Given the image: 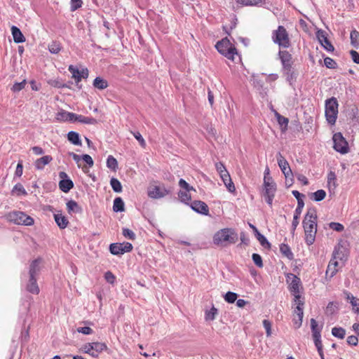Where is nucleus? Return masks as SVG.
Listing matches in <instances>:
<instances>
[{"instance_id": "27", "label": "nucleus", "mask_w": 359, "mask_h": 359, "mask_svg": "<svg viewBox=\"0 0 359 359\" xmlns=\"http://www.w3.org/2000/svg\"><path fill=\"white\" fill-rule=\"evenodd\" d=\"M275 116H276V117L277 118L278 124L281 127L282 131L285 132L287 129V125H288V123H289L288 118L284 117L282 115H280L277 111H275Z\"/></svg>"}, {"instance_id": "16", "label": "nucleus", "mask_w": 359, "mask_h": 359, "mask_svg": "<svg viewBox=\"0 0 359 359\" xmlns=\"http://www.w3.org/2000/svg\"><path fill=\"white\" fill-rule=\"evenodd\" d=\"M26 290L32 294H38L39 293V287L36 282V278L29 276V280L26 285Z\"/></svg>"}, {"instance_id": "46", "label": "nucleus", "mask_w": 359, "mask_h": 359, "mask_svg": "<svg viewBox=\"0 0 359 359\" xmlns=\"http://www.w3.org/2000/svg\"><path fill=\"white\" fill-rule=\"evenodd\" d=\"M178 197L182 202L188 203L189 201H191V195L189 194V191H180L178 193Z\"/></svg>"}, {"instance_id": "43", "label": "nucleus", "mask_w": 359, "mask_h": 359, "mask_svg": "<svg viewBox=\"0 0 359 359\" xmlns=\"http://www.w3.org/2000/svg\"><path fill=\"white\" fill-rule=\"evenodd\" d=\"M79 122L85 124L95 125L97 123V121L95 118L92 117L84 116L83 115H79Z\"/></svg>"}, {"instance_id": "50", "label": "nucleus", "mask_w": 359, "mask_h": 359, "mask_svg": "<svg viewBox=\"0 0 359 359\" xmlns=\"http://www.w3.org/2000/svg\"><path fill=\"white\" fill-rule=\"evenodd\" d=\"M26 83V80H23L21 82L15 83L13 87L11 88V90L15 93L19 92L25 88Z\"/></svg>"}, {"instance_id": "12", "label": "nucleus", "mask_w": 359, "mask_h": 359, "mask_svg": "<svg viewBox=\"0 0 359 359\" xmlns=\"http://www.w3.org/2000/svg\"><path fill=\"white\" fill-rule=\"evenodd\" d=\"M168 194L169 191L161 186L151 187L148 190V196L152 198H163Z\"/></svg>"}, {"instance_id": "44", "label": "nucleus", "mask_w": 359, "mask_h": 359, "mask_svg": "<svg viewBox=\"0 0 359 359\" xmlns=\"http://www.w3.org/2000/svg\"><path fill=\"white\" fill-rule=\"evenodd\" d=\"M338 309V303L337 302H329L326 307L325 313L327 315H332L337 311Z\"/></svg>"}, {"instance_id": "61", "label": "nucleus", "mask_w": 359, "mask_h": 359, "mask_svg": "<svg viewBox=\"0 0 359 359\" xmlns=\"http://www.w3.org/2000/svg\"><path fill=\"white\" fill-rule=\"evenodd\" d=\"M295 312L297 313V315L299 318L298 326H301L302 323V319H303V315H304L303 307L297 306Z\"/></svg>"}, {"instance_id": "15", "label": "nucleus", "mask_w": 359, "mask_h": 359, "mask_svg": "<svg viewBox=\"0 0 359 359\" xmlns=\"http://www.w3.org/2000/svg\"><path fill=\"white\" fill-rule=\"evenodd\" d=\"M191 208L196 212L203 214L208 215L209 208L207 204L201 201H194L191 203Z\"/></svg>"}, {"instance_id": "3", "label": "nucleus", "mask_w": 359, "mask_h": 359, "mask_svg": "<svg viewBox=\"0 0 359 359\" xmlns=\"http://www.w3.org/2000/svg\"><path fill=\"white\" fill-rule=\"evenodd\" d=\"M272 40L281 48H287L291 45L288 32L282 25H279L277 29L273 31Z\"/></svg>"}, {"instance_id": "13", "label": "nucleus", "mask_w": 359, "mask_h": 359, "mask_svg": "<svg viewBox=\"0 0 359 359\" xmlns=\"http://www.w3.org/2000/svg\"><path fill=\"white\" fill-rule=\"evenodd\" d=\"M316 36L320 44L328 51H333L334 48L327 37V34L323 30H318Z\"/></svg>"}, {"instance_id": "40", "label": "nucleus", "mask_w": 359, "mask_h": 359, "mask_svg": "<svg viewBox=\"0 0 359 359\" xmlns=\"http://www.w3.org/2000/svg\"><path fill=\"white\" fill-rule=\"evenodd\" d=\"M110 184L114 191L119 193L122 191V185L117 179L112 177L110 180Z\"/></svg>"}, {"instance_id": "63", "label": "nucleus", "mask_w": 359, "mask_h": 359, "mask_svg": "<svg viewBox=\"0 0 359 359\" xmlns=\"http://www.w3.org/2000/svg\"><path fill=\"white\" fill-rule=\"evenodd\" d=\"M67 114H69V111L62 110L57 113L56 118L59 121H68L69 116Z\"/></svg>"}, {"instance_id": "62", "label": "nucleus", "mask_w": 359, "mask_h": 359, "mask_svg": "<svg viewBox=\"0 0 359 359\" xmlns=\"http://www.w3.org/2000/svg\"><path fill=\"white\" fill-rule=\"evenodd\" d=\"M81 158L83 161L86 163V164L88 165V167L91 168L93 167L94 162L92 158V157L88 154H83L81 156Z\"/></svg>"}, {"instance_id": "48", "label": "nucleus", "mask_w": 359, "mask_h": 359, "mask_svg": "<svg viewBox=\"0 0 359 359\" xmlns=\"http://www.w3.org/2000/svg\"><path fill=\"white\" fill-rule=\"evenodd\" d=\"M344 257V254L343 251L341 250V247L335 248L334 250L332 253V258L333 259H339L342 260Z\"/></svg>"}, {"instance_id": "52", "label": "nucleus", "mask_w": 359, "mask_h": 359, "mask_svg": "<svg viewBox=\"0 0 359 359\" xmlns=\"http://www.w3.org/2000/svg\"><path fill=\"white\" fill-rule=\"evenodd\" d=\"M324 63L326 67L329 69H336L337 63L336 62L332 59L331 57H327L324 59Z\"/></svg>"}, {"instance_id": "11", "label": "nucleus", "mask_w": 359, "mask_h": 359, "mask_svg": "<svg viewBox=\"0 0 359 359\" xmlns=\"http://www.w3.org/2000/svg\"><path fill=\"white\" fill-rule=\"evenodd\" d=\"M278 164L284 174L285 178H289L290 177H292V172L289 165L288 162L286 159L282 156V154L279 152L277 156Z\"/></svg>"}, {"instance_id": "18", "label": "nucleus", "mask_w": 359, "mask_h": 359, "mask_svg": "<svg viewBox=\"0 0 359 359\" xmlns=\"http://www.w3.org/2000/svg\"><path fill=\"white\" fill-rule=\"evenodd\" d=\"M249 225L253 229V231L255 233L256 238L259 241L262 246H263L264 248H267V249L271 248L270 243L267 241V239L264 237V236H263L262 233H259V231L257 230L256 226H255L253 224H250Z\"/></svg>"}, {"instance_id": "28", "label": "nucleus", "mask_w": 359, "mask_h": 359, "mask_svg": "<svg viewBox=\"0 0 359 359\" xmlns=\"http://www.w3.org/2000/svg\"><path fill=\"white\" fill-rule=\"evenodd\" d=\"M327 184L330 191L334 190L337 186V176L335 173L330 171L327 175Z\"/></svg>"}, {"instance_id": "54", "label": "nucleus", "mask_w": 359, "mask_h": 359, "mask_svg": "<svg viewBox=\"0 0 359 359\" xmlns=\"http://www.w3.org/2000/svg\"><path fill=\"white\" fill-rule=\"evenodd\" d=\"M123 235L124 237L132 241H134L136 238L135 233L130 229L126 228L123 229Z\"/></svg>"}, {"instance_id": "33", "label": "nucleus", "mask_w": 359, "mask_h": 359, "mask_svg": "<svg viewBox=\"0 0 359 359\" xmlns=\"http://www.w3.org/2000/svg\"><path fill=\"white\" fill-rule=\"evenodd\" d=\"M325 196L326 192L323 189H319L310 194V198L317 202L323 201Z\"/></svg>"}, {"instance_id": "64", "label": "nucleus", "mask_w": 359, "mask_h": 359, "mask_svg": "<svg viewBox=\"0 0 359 359\" xmlns=\"http://www.w3.org/2000/svg\"><path fill=\"white\" fill-rule=\"evenodd\" d=\"M263 325L266 330L267 337L271 336V324L270 321L268 320H264Z\"/></svg>"}, {"instance_id": "4", "label": "nucleus", "mask_w": 359, "mask_h": 359, "mask_svg": "<svg viewBox=\"0 0 359 359\" xmlns=\"http://www.w3.org/2000/svg\"><path fill=\"white\" fill-rule=\"evenodd\" d=\"M215 48L219 53L232 61L234 60V55H237L236 48L226 37L219 41L216 43Z\"/></svg>"}, {"instance_id": "9", "label": "nucleus", "mask_w": 359, "mask_h": 359, "mask_svg": "<svg viewBox=\"0 0 359 359\" xmlns=\"http://www.w3.org/2000/svg\"><path fill=\"white\" fill-rule=\"evenodd\" d=\"M133 250V245L130 243H115L109 245V251L112 255H121L125 252H129Z\"/></svg>"}, {"instance_id": "20", "label": "nucleus", "mask_w": 359, "mask_h": 359, "mask_svg": "<svg viewBox=\"0 0 359 359\" xmlns=\"http://www.w3.org/2000/svg\"><path fill=\"white\" fill-rule=\"evenodd\" d=\"M304 206V203H299L297 204V207L294 211L293 221L292 223V231H294L299 224V217L302 213V209Z\"/></svg>"}, {"instance_id": "1", "label": "nucleus", "mask_w": 359, "mask_h": 359, "mask_svg": "<svg viewBox=\"0 0 359 359\" xmlns=\"http://www.w3.org/2000/svg\"><path fill=\"white\" fill-rule=\"evenodd\" d=\"M317 212L313 207L309 208L304 216L302 224L305 234V242L308 245H312L317 233Z\"/></svg>"}, {"instance_id": "22", "label": "nucleus", "mask_w": 359, "mask_h": 359, "mask_svg": "<svg viewBox=\"0 0 359 359\" xmlns=\"http://www.w3.org/2000/svg\"><path fill=\"white\" fill-rule=\"evenodd\" d=\"M344 294L346 295V299L347 300L350 301V303L353 307V311H354V313H359V299H357L355 297H353V294H351L350 292H344Z\"/></svg>"}, {"instance_id": "8", "label": "nucleus", "mask_w": 359, "mask_h": 359, "mask_svg": "<svg viewBox=\"0 0 359 359\" xmlns=\"http://www.w3.org/2000/svg\"><path fill=\"white\" fill-rule=\"evenodd\" d=\"M9 219L17 224L31 226L34 219L22 212H13L9 215Z\"/></svg>"}, {"instance_id": "39", "label": "nucleus", "mask_w": 359, "mask_h": 359, "mask_svg": "<svg viewBox=\"0 0 359 359\" xmlns=\"http://www.w3.org/2000/svg\"><path fill=\"white\" fill-rule=\"evenodd\" d=\"M92 345L93 346V351L95 352V353H97V355L99 353H101L104 350L107 349V346L104 343H100V342H93Z\"/></svg>"}, {"instance_id": "6", "label": "nucleus", "mask_w": 359, "mask_h": 359, "mask_svg": "<svg viewBox=\"0 0 359 359\" xmlns=\"http://www.w3.org/2000/svg\"><path fill=\"white\" fill-rule=\"evenodd\" d=\"M264 196L265 197L266 203L271 205L276 191V185L273 182L272 177L266 176L264 178Z\"/></svg>"}, {"instance_id": "29", "label": "nucleus", "mask_w": 359, "mask_h": 359, "mask_svg": "<svg viewBox=\"0 0 359 359\" xmlns=\"http://www.w3.org/2000/svg\"><path fill=\"white\" fill-rule=\"evenodd\" d=\"M67 208L69 212H73L79 213L82 211L81 207L79 206V204L73 200L69 201L67 203Z\"/></svg>"}, {"instance_id": "60", "label": "nucleus", "mask_w": 359, "mask_h": 359, "mask_svg": "<svg viewBox=\"0 0 359 359\" xmlns=\"http://www.w3.org/2000/svg\"><path fill=\"white\" fill-rule=\"evenodd\" d=\"M82 4V0H71V11H75L81 7Z\"/></svg>"}, {"instance_id": "56", "label": "nucleus", "mask_w": 359, "mask_h": 359, "mask_svg": "<svg viewBox=\"0 0 359 359\" xmlns=\"http://www.w3.org/2000/svg\"><path fill=\"white\" fill-rule=\"evenodd\" d=\"M179 186L187 191L194 190L193 187L190 186L184 180L180 179L179 181Z\"/></svg>"}, {"instance_id": "58", "label": "nucleus", "mask_w": 359, "mask_h": 359, "mask_svg": "<svg viewBox=\"0 0 359 359\" xmlns=\"http://www.w3.org/2000/svg\"><path fill=\"white\" fill-rule=\"evenodd\" d=\"M286 76L287 81L292 84V83L296 79V74L294 70H291L290 72H283Z\"/></svg>"}, {"instance_id": "49", "label": "nucleus", "mask_w": 359, "mask_h": 359, "mask_svg": "<svg viewBox=\"0 0 359 359\" xmlns=\"http://www.w3.org/2000/svg\"><path fill=\"white\" fill-rule=\"evenodd\" d=\"M217 314V309L212 306L211 309L205 313V320H213L215 318L216 315Z\"/></svg>"}, {"instance_id": "42", "label": "nucleus", "mask_w": 359, "mask_h": 359, "mask_svg": "<svg viewBox=\"0 0 359 359\" xmlns=\"http://www.w3.org/2000/svg\"><path fill=\"white\" fill-rule=\"evenodd\" d=\"M93 346L92 343H86L82 346L81 349L85 353H88L93 357H97V353H95V352L93 351Z\"/></svg>"}, {"instance_id": "51", "label": "nucleus", "mask_w": 359, "mask_h": 359, "mask_svg": "<svg viewBox=\"0 0 359 359\" xmlns=\"http://www.w3.org/2000/svg\"><path fill=\"white\" fill-rule=\"evenodd\" d=\"M15 191H18V195L22 194V195H27V192L24 189L23 186L20 183L16 184L14 187L13 188L12 193H14Z\"/></svg>"}, {"instance_id": "38", "label": "nucleus", "mask_w": 359, "mask_h": 359, "mask_svg": "<svg viewBox=\"0 0 359 359\" xmlns=\"http://www.w3.org/2000/svg\"><path fill=\"white\" fill-rule=\"evenodd\" d=\"M332 334L335 337L344 339L346 334V331L342 327H334L332 329Z\"/></svg>"}, {"instance_id": "2", "label": "nucleus", "mask_w": 359, "mask_h": 359, "mask_svg": "<svg viewBox=\"0 0 359 359\" xmlns=\"http://www.w3.org/2000/svg\"><path fill=\"white\" fill-rule=\"evenodd\" d=\"M238 234L233 229H223L218 231L213 236V243L217 245L226 247L238 241Z\"/></svg>"}, {"instance_id": "59", "label": "nucleus", "mask_w": 359, "mask_h": 359, "mask_svg": "<svg viewBox=\"0 0 359 359\" xmlns=\"http://www.w3.org/2000/svg\"><path fill=\"white\" fill-rule=\"evenodd\" d=\"M131 133L133 134V136L135 137V138L139 142L141 147L143 148H145L146 142H145L144 138L142 137V136L141 135V134L139 132H135V133L131 132Z\"/></svg>"}, {"instance_id": "24", "label": "nucleus", "mask_w": 359, "mask_h": 359, "mask_svg": "<svg viewBox=\"0 0 359 359\" xmlns=\"http://www.w3.org/2000/svg\"><path fill=\"white\" fill-rule=\"evenodd\" d=\"M278 56L282 65H285L287 63H293L292 56L287 50H280L278 52Z\"/></svg>"}, {"instance_id": "26", "label": "nucleus", "mask_w": 359, "mask_h": 359, "mask_svg": "<svg viewBox=\"0 0 359 359\" xmlns=\"http://www.w3.org/2000/svg\"><path fill=\"white\" fill-rule=\"evenodd\" d=\"M54 218L56 224L60 229H65L67 226L69 221L62 214H55Z\"/></svg>"}, {"instance_id": "23", "label": "nucleus", "mask_w": 359, "mask_h": 359, "mask_svg": "<svg viewBox=\"0 0 359 359\" xmlns=\"http://www.w3.org/2000/svg\"><path fill=\"white\" fill-rule=\"evenodd\" d=\"M52 160L53 158L50 156H44L39 158L34 163L35 168L38 170H42L44 166L48 164Z\"/></svg>"}, {"instance_id": "37", "label": "nucleus", "mask_w": 359, "mask_h": 359, "mask_svg": "<svg viewBox=\"0 0 359 359\" xmlns=\"http://www.w3.org/2000/svg\"><path fill=\"white\" fill-rule=\"evenodd\" d=\"M107 166L109 169H111L114 171H116V170L118 168V162H117L116 159L114 157H113L112 156H109L107 159Z\"/></svg>"}, {"instance_id": "47", "label": "nucleus", "mask_w": 359, "mask_h": 359, "mask_svg": "<svg viewBox=\"0 0 359 359\" xmlns=\"http://www.w3.org/2000/svg\"><path fill=\"white\" fill-rule=\"evenodd\" d=\"M224 297L226 302L233 304L237 299L238 294L233 292H227Z\"/></svg>"}, {"instance_id": "14", "label": "nucleus", "mask_w": 359, "mask_h": 359, "mask_svg": "<svg viewBox=\"0 0 359 359\" xmlns=\"http://www.w3.org/2000/svg\"><path fill=\"white\" fill-rule=\"evenodd\" d=\"M41 263L42 259L40 257H38L30 263L29 269V276L36 278V276L39 275Z\"/></svg>"}, {"instance_id": "7", "label": "nucleus", "mask_w": 359, "mask_h": 359, "mask_svg": "<svg viewBox=\"0 0 359 359\" xmlns=\"http://www.w3.org/2000/svg\"><path fill=\"white\" fill-rule=\"evenodd\" d=\"M334 149L342 154H347L349 151L348 144L341 133H336L332 137Z\"/></svg>"}, {"instance_id": "36", "label": "nucleus", "mask_w": 359, "mask_h": 359, "mask_svg": "<svg viewBox=\"0 0 359 359\" xmlns=\"http://www.w3.org/2000/svg\"><path fill=\"white\" fill-rule=\"evenodd\" d=\"M350 39L351 45L358 48L359 47V32L355 29L353 30L351 32Z\"/></svg>"}, {"instance_id": "35", "label": "nucleus", "mask_w": 359, "mask_h": 359, "mask_svg": "<svg viewBox=\"0 0 359 359\" xmlns=\"http://www.w3.org/2000/svg\"><path fill=\"white\" fill-rule=\"evenodd\" d=\"M237 3L241 4L244 6H262L264 0H236Z\"/></svg>"}, {"instance_id": "5", "label": "nucleus", "mask_w": 359, "mask_h": 359, "mask_svg": "<svg viewBox=\"0 0 359 359\" xmlns=\"http://www.w3.org/2000/svg\"><path fill=\"white\" fill-rule=\"evenodd\" d=\"M338 114V102L334 97L325 102V116L327 122L331 125L336 123Z\"/></svg>"}, {"instance_id": "25", "label": "nucleus", "mask_w": 359, "mask_h": 359, "mask_svg": "<svg viewBox=\"0 0 359 359\" xmlns=\"http://www.w3.org/2000/svg\"><path fill=\"white\" fill-rule=\"evenodd\" d=\"M74 187V183L70 179L60 180L59 182L60 189L65 192H69Z\"/></svg>"}, {"instance_id": "41", "label": "nucleus", "mask_w": 359, "mask_h": 359, "mask_svg": "<svg viewBox=\"0 0 359 359\" xmlns=\"http://www.w3.org/2000/svg\"><path fill=\"white\" fill-rule=\"evenodd\" d=\"M69 71L72 74V77L75 79L76 83L81 81L80 70L73 65H69Z\"/></svg>"}, {"instance_id": "45", "label": "nucleus", "mask_w": 359, "mask_h": 359, "mask_svg": "<svg viewBox=\"0 0 359 359\" xmlns=\"http://www.w3.org/2000/svg\"><path fill=\"white\" fill-rule=\"evenodd\" d=\"M48 83L51 86L55 87V88H70V86L68 84L63 83L60 80H56V79L50 80L48 81Z\"/></svg>"}, {"instance_id": "17", "label": "nucleus", "mask_w": 359, "mask_h": 359, "mask_svg": "<svg viewBox=\"0 0 359 359\" xmlns=\"http://www.w3.org/2000/svg\"><path fill=\"white\" fill-rule=\"evenodd\" d=\"M220 177L222 180L224 184H225L229 191L231 193H234L236 191V188L233 182L231 180L229 172L227 171L222 174V175H220Z\"/></svg>"}, {"instance_id": "31", "label": "nucleus", "mask_w": 359, "mask_h": 359, "mask_svg": "<svg viewBox=\"0 0 359 359\" xmlns=\"http://www.w3.org/2000/svg\"><path fill=\"white\" fill-rule=\"evenodd\" d=\"M68 140L74 145H81V142L79 138V133L74 131H70L67 134Z\"/></svg>"}, {"instance_id": "32", "label": "nucleus", "mask_w": 359, "mask_h": 359, "mask_svg": "<svg viewBox=\"0 0 359 359\" xmlns=\"http://www.w3.org/2000/svg\"><path fill=\"white\" fill-rule=\"evenodd\" d=\"M113 210L116 212H123L125 210L124 203L121 197H117L114 199Z\"/></svg>"}, {"instance_id": "21", "label": "nucleus", "mask_w": 359, "mask_h": 359, "mask_svg": "<svg viewBox=\"0 0 359 359\" xmlns=\"http://www.w3.org/2000/svg\"><path fill=\"white\" fill-rule=\"evenodd\" d=\"M11 32L13 37V40L15 43H22L25 41V37L23 36L20 29L15 26L11 27Z\"/></svg>"}, {"instance_id": "10", "label": "nucleus", "mask_w": 359, "mask_h": 359, "mask_svg": "<svg viewBox=\"0 0 359 359\" xmlns=\"http://www.w3.org/2000/svg\"><path fill=\"white\" fill-rule=\"evenodd\" d=\"M311 328L313 333V338L314 341V344L317 348V349H320V342H321V327H319L316 320L314 318L311 319Z\"/></svg>"}, {"instance_id": "34", "label": "nucleus", "mask_w": 359, "mask_h": 359, "mask_svg": "<svg viewBox=\"0 0 359 359\" xmlns=\"http://www.w3.org/2000/svg\"><path fill=\"white\" fill-rule=\"evenodd\" d=\"M93 86L97 89L103 90L107 88L108 83L106 80L100 77H96L93 81Z\"/></svg>"}, {"instance_id": "57", "label": "nucleus", "mask_w": 359, "mask_h": 359, "mask_svg": "<svg viewBox=\"0 0 359 359\" xmlns=\"http://www.w3.org/2000/svg\"><path fill=\"white\" fill-rule=\"evenodd\" d=\"M329 226L330 229L337 231V232H341L344 230V226L338 222H330L329 224Z\"/></svg>"}, {"instance_id": "55", "label": "nucleus", "mask_w": 359, "mask_h": 359, "mask_svg": "<svg viewBox=\"0 0 359 359\" xmlns=\"http://www.w3.org/2000/svg\"><path fill=\"white\" fill-rule=\"evenodd\" d=\"M252 260L256 266H257L259 268H262L263 266V262L262 257L257 253L252 254Z\"/></svg>"}, {"instance_id": "30", "label": "nucleus", "mask_w": 359, "mask_h": 359, "mask_svg": "<svg viewBox=\"0 0 359 359\" xmlns=\"http://www.w3.org/2000/svg\"><path fill=\"white\" fill-rule=\"evenodd\" d=\"M280 251L283 256L286 257L290 260L293 259L294 255H293V253L292 252L290 248L289 247L288 245L282 243L280 245Z\"/></svg>"}, {"instance_id": "19", "label": "nucleus", "mask_w": 359, "mask_h": 359, "mask_svg": "<svg viewBox=\"0 0 359 359\" xmlns=\"http://www.w3.org/2000/svg\"><path fill=\"white\" fill-rule=\"evenodd\" d=\"M292 277V281L290 284V290L292 294L299 293V284L300 279L294 274L290 273L287 278H290Z\"/></svg>"}, {"instance_id": "53", "label": "nucleus", "mask_w": 359, "mask_h": 359, "mask_svg": "<svg viewBox=\"0 0 359 359\" xmlns=\"http://www.w3.org/2000/svg\"><path fill=\"white\" fill-rule=\"evenodd\" d=\"M48 49L52 53H57L61 50V46L57 42L53 41L49 45Z\"/></svg>"}]
</instances>
